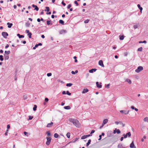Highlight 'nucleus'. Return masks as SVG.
<instances>
[{
	"label": "nucleus",
	"instance_id": "obj_1",
	"mask_svg": "<svg viewBox=\"0 0 148 148\" xmlns=\"http://www.w3.org/2000/svg\"><path fill=\"white\" fill-rule=\"evenodd\" d=\"M69 120L70 122L72 123L77 127L79 128L80 127V124L77 120L70 118L69 119Z\"/></svg>",
	"mask_w": 148,
	"mask_h": 148
},
{
	"label": "nucleus",
	"instance_id": "obj_2",
	"mask_svg": "<svg viewBox=\"0 0 148 148\" xmlns=\"http://www.w3.org/2000/svg\"><path fill=\"white\" fill-rule=\"evenodd\" d=\"M46 138L47 140V141L46 144L47 145H49L50 143L51 138L50 137H47Z\"/></svg>",
	"mask_w": 148,
	"mask_h": 148
},
{
	"label": "nucleus",
	"instance_id": "obj_3",
	"mask_svg": "<svg viewBox=\"0 0 148 148\" xmlns=\"http://www.w3.org/2000/svg\"><path fill=\"white\" fill-rule=\"evenodd\" d=\"M143 70V67L142 66H139L137 69L135 70V72L138 73Z\"/></svg>",
	"mask_w": 148,
	"mask_h": 148
},
{
	"label": "nucleus",
	"instance_id": "obj_4",
	"mask_svg": "<svg viewBox=\"0 0 148 148\" xmlns=\"http://www.w3.org/2000/svg\"><path fill=\"white\" fill-rule=\"evenodd\" d=\"M2 35L5 38H7L8 34L7 32H3L2 33Z\"/></svg>",
	"mask_w": 148,
	"mask_h": 148
},
{
	"label": "nucleus",
	"instance_id": "obj_5",
	"mask_svg": "<svg viewBox=\"0 0 148 148\" xmlns=\"http://www.w3.org/2000/svg\"><path fill=\"white\" fill-rule=\"evenodd\" d=\"M121 113H123L125 114H128L129 112V110L126 111L125 110H121L120 111Z\"/></svg>",
	"mask_w": 148,
	"mask_h": 148
},
{
	"label": "nucleus",
	"instance_id": "obj_6",
	"mask_svg": "<svg viewBox=\"0 0 148 148\" xmlns=\"http://www.w3.org/2000/svg\"><path fill=\"white\" fill-rule=\"evenodd\" d=\"M99 64L102 67H104V65L103 63V62L101 60H100L99 61Z\"/></svg>",
	"mask_w": 148,
	"mask_h": 148
},
{
	"label": "nucleus",
	"instance_id": "obj_7",
	"mask_svg": "<svg viewBox=\"0 0 148 148\" xmlns=\"http://www.w3.org/2000/svg\"><path fill=\"white\" fill-rule=\"evenodd\" d=\"M108 119H104L102 123V126H103L104 125L106 124L108 122Z\"/></svg>",
	"mask_w": 148,
	"mask_h": 148
},
{
	"label": "nucleus",
	"instance_id": "obj_8",
	"mask_svg": "<svg viewBox=\"0 0 148 148\" xmlns=\"http://www.w3.org/2000/svg\"><path fill=\"white\" fill-rule=\"evenodd\" d=\"M130 147L131 148H136V146L134 145L133 141L131 143L130 145Z\"/></svg>",
	"mask_w": 148,
	"mask_h": 148
},
{
	"label": "nucleus",
	"instance_id": "obj_9",
	"mask_svg": "<svg viewBox=\"0 0 148 148\" xmlns=\"http://www.w3.org/2000/svg\"><path fill=\"white\" fill-rule=\"evenodd\" d=\"M53 125V123L52 122H51V123H49L47 124V127L49 128L50 127H52Z\"/></svg>",
	"mask_w": 148,
	"mask_h": 148
},
{
	"label": "nucleus",
	"instance_id": "obj_10",
	"mask_svg": "<svg viewBox=\"0 0 148 148\" xmlns=\"http://www.w3.org/2000/svg\"><path fill=\"white\" fill-rule=\"evenodd\" d=\"M66 31L65 30L62 29L60 30L59 32V33L60 34H62L64 33H66Z\"/></svg>",
	"mask_w": 148,
	"mask_h": 148
},
{
	"label": "nucleus",
	"instance_id": "obj_11",
	"mask_svg": "<svg viewBox=\"0 0 148 148\" xmlns=\"http://www.w3.org/2000/svg\"><path fill=\"white\" fill-rule=\"evenodd\" d=\"M96 69H92L89 71V72L90 73H93L94 72H95L97 70Z\"/></svg>",
	"mask_w": 148,
	"mask_h": 148
},
{
	"label": "nucleus",
	"instance_id": "obj_12",
	"mask_svg": "<svg viewBox=\"0 0 148 148\" xmlns=\"http://www.w3.org/2000/svg\"><path fill=\"white\" fill-rule=\"evenodd\" d=\"M32 6L33 8H35L34 10H36L37 11L38 10L39 8L38 7L37 5L33 4L32 5Z\"/></svg>",
	"mask_w": 148,
	"mask_h": 148
},
{
	"label": "nucleus",
	"instance_id": "obj_13",
	"mask_svg": "<svg viewBox=\"0 0 148 148\" xmlns=\"http://www.w3.org/2000/svg\"><path fill=\"white\" fill-rule=\"evenodd\" d=\"M96 84L97 87L100 88L102 87V85L101 84H99L98 82H96Z\"/></svg>",
	"mask_w": 148,
	"mask_h": 148
},
{
	"label": "nucleus",
	"instance_id": "obj_14",
	"mask_svg": "<svg viewBox=\"0 0 148 148\" xmlns=\"http://www.w3.org/2000/svg\"><path fill=\"white\" fill-rule=\"evenodd\" d=\"M88 90L87 89H84L83 91L82 92V93H84L88 92Z\"/></svg>",
	"mask_w": 148,
	"mask_h": 148
},
{
	"label": "nucleus",
	"instance_id": "obj_15",
	"mask_svg": "<svg viewBox=\"0 0 148 148\" xmlns=\"http://www.w3.org/2000/svg\"><path fill=\"white\" fill-rule=\"evenodd\" d=\"M7 25H8V27L9 28H10L12 26V25L13 24L12 23H7Z\"/></svg>",
	"mask_w": 148,
	"mask_h": 148
},
{
	"label": "nucleus",
	"instance_id": "obj_16",
	"mask_svg": "<svg viewBox=\"0 0 148 148\" xmlns=\"http://www.w3.org/2000/svg\"><path fill=\"white\" fill-rule=\"evenodd\" d=\"M137 6L138 8L140 10V12H141L143 10V8L140 7V4H138Z\"/></svg>",
	"mask_w": 148,
	"mask_h": 148
},
{
	"label": "nucleus",
	"instance_id": "obj_17",
	"mask_svg": "<svg viewBox=\"0 0 148 148\" xmlns=\"http://www.w3.org/2000/svg\"><path fill=\"white\" fill-rule=\"evenodd\" d=\"M64 108L66 110H69L71 109V107L69 106H65L64 107Z\"/></svg>",
	"mask_w": 148,
	"mask_h": 148
},
{
	"label": "nucleus",
	"instance_id": "obj_18",
	"mask_svg": "<svg viewBox=\"0 0 148 148\" xmlns=\"http://www.w3.org/2000/svg\"><path fill=\"white\" fill-rule=\"evenodd\" d=\"M10 53V51H5V55H8Z\"/></svg>",
	"mask_w": 148,
	"mask_h": 148
},
{
	"label": "nucleus",
	"instance_id": "obj_19",
	"mask_svg": "<svg viewBox=\"0 0 148 148\" xmlns=\"http://www.w3.org/2000/svg\"><path fill=\"white\" fill-rule=\"evenodd\" d=\"M59 23L60 24H61L62 25H64V21L62 20H60L59 21Z\"/></svg>",
	"mask_w": 148,
	"mask_h": 148
},
{
	"label": "nucleus",
	"instance_id": "obj_20",
	"mask_svg": "<svg viewBox=\"0 0 148 148\" xmlns=\"http://www.w3.org/2000/svg\"><path fill=\"white\" fill-rule=\"evenodd\" d=\"M18 36L19 37V38H23L24 37V36L23 35H20L19 34H17Z\"/></svg>",
	"mask_w": 148,
	"mask_h": 148
},
{
	"label": "nucleus",
	"instance_id": "obj_21",
	"mask_svg": "<svg viewBox=\"0 0 148 148\" xmlns=\"http://www.w3.org/2000/svg\"><path fill=\"white\" fill-rule=\"evenodd\" d=\"M131 108L133 110L134 109L136 111H137L138 110V109L135 108L133 106H132L131 107Z\"/></svg>",
	"mask_w": 148,
	"mask_h": 148
},
{
	"label": "nucleus",
	"instance_id": "obj_22",
	"mask_svg": "<svg viewBox=\"0 0 148 148\" xmlns=\"http://www.w3.org/2000/svg\"><path fill=\"white\" fill-rule=\"evenodd\" d=\"M4 57H5V60H8L9 58V57L7 55H5Z\"/></svg>",
	"mask_w": 148,
	"mask_h": 148
},
{
	"label": "nucleus",
	"instance_id": "obj_23",
	"mask_svg": "<svg viewBox=\"0 0 148 148\" xmlns=\"http://www.w3.org/2000/svg\"><path fill=\"white\" fill-rule=\"evenodd\" d=\"M118 148H123V145L121 144H119L118 146Z\"/></svg>",
	"mask_w": 148,
	"mask_h": 148
},
{
	"label": "nucleus",
	"instance_id": "obj_24",
	"mask_svg": "<svg viewBox=\"0 0 148 148\" xmlns=\"http://www.w3.org/2000/svg\"><path fill=\"white\" fill-rule=\"evenodd\" d=\"M126 82H127L128 83H129L130 84H131L132 83V82L131 80L129 79H127L126 80Z\"/></svg>",
	"mask_w": 148,
	"mask_h": 148
},
{
	"label": "nucleus",
	"instance_id": "obj_25",
	"mask_svg": "<svg viewBox=\"0 0 148 148\" xmlns=\"http://www.w3.org/2000/svg\"><path fill=\"white\" fill-rule=\"evenodd\" d=\"M91 142V140L90 139L88 140V142H87L86 145V146L87 147H88L90 144Z\"/></svg>",
	"mask_w": 148,
	"mask_h": 148
},
{
	"label": "nucleus",
	"instance_id": "obj_26",
	"mask_svg": "<svg viewBox=\"0 0 148 148\" xmlns=\"http://www.w3.org/2000/svg\"><path fill=\"white\" fill-rule=\"evenodd\" d=\"M143 120L144 121H146L148 123V117H147L144 118L143 119Z\"/></svg>",
	"mask_w": 148,
	"mask_h": 148
},
{
	"label": "nucleus",
	"instance_id": "obj_27",
	"mask_svg": "<svg viewBox=\"0 0 148 148\" xmlns=\"http://www.w3.org/2000/svg\"><path fill=\"white\" fill-rule=\"evenodd\" d=\"M45 11H49V8L48 7H45Z\"/></svg>",
	"mask_w": 148,
	"mask_h": 148
},
{
	"label": "nucleus",
	"instance_id": "obj_28",
	"mask_svg": "<svg viewBox=\"0 0 148 148\" xmlns=\"http://www.w3.org/2000/svg\"><path fill=\"white\" fill-rule=\"evenodd\" d=\"M124 38V36L123 35L120 36L119 39L120 40H123Z\"/></svg>",
	"mask_w": 148,
	"mask_h": 148
},
{
	"label": "nucleus",
	"instance_id": "obj_29",
	"mask_svg": "<svg viewBox=\"0 0 148 148\" xmlns=\"http://www.w3.org/2000/svg\"><path fill=\"white\" fill-rule=\"evenodd\" d=\"M71 134L69 132H68L67 133L66 136L67 138H69Z\"/></svg>",
	"mask_w": 148,
	"mask_h": 148
},
{
	"label": "nucleus",
	"instance_id": "obj_30",
	"mask_svg": "<svg viewBox=\"0 0 148 148\" xmlns=\"http://www.w3.org/2000/svg\"><path fill=\"white\" fill-rule=\"evenodd\" d=\"M73 85V84L71 83H68L66 84V86L68 87H71Z\"/></svg>",
	"mask_w": 148,
	"mask_h": 148
},
{
	"label": "nucleus",
	"instance_id": "obj_31",
	"mask_svg": "<svg viewBox=\"0 0 148 148\" xmlns=\"http://www.w3.org/2000/svg\"><path fill=\"white\" fill-rule=\"evenodd\" d=\"M126 135H127V136H128V137H130L131 136V133L130 132H129L127 133Z\"/></svg>",
	"mask_w": 148,
	"mask_h": 148
},
{
	"label": "nucleus",
	"instance_id": "obj_32",
	"mask_svg": "<svg viewBox=\"0 0 148 148\" xmlns=\"http://www.w3.org/2000/svg\"><path fill=\"white\" fill-rule=\"evenodd\" d=\"M78 72V71L77 70H76L75 71V72L74 71H71V73L72 74H75L76 73H77Z\"/></svg>",
	"mask_w": 148,
	"mask_h": 148
},
{
	"label": "nucleus",
	"instance_id": "obj_33",
	"mask_svg": "<svg viewBox=\"0 0 148 148\" xmlns=\"http://www.w3.org/2000/svg\"><path fill=\"white\" fill-rule=\"evenodd\" d=\"M24 134L25 136H28L29 135V134L27 132H24Z\"/></svg>",
	"mask_w": 148,
	"mask_h": 148
},
{
	"label": "nucleus",
	"instance_id": "obj_34",
	"mask_svg": "<svg viewBox=\"0 0 148 148\" xmlns=\"http://www.w3.org/2000/svg\"><path fill=\"white\" fill-rule=\"evenodd\" d=\"M37 107V106L36 105H34V107L33 108V110L34 111L36 110Z\"/></svg>",
	"mask_w": 148,
	"mask_h": 148
},
{
	"label": "nucleus",
	"instance_id": "obj_35",
	"mask_svg": "<svg viewBox=\"0 0 148 148\" xmlns=\"http://www.w3.org/2000/svg\"><path fill=\"white\" fill-rule=\"evenodd\" d=\"M0 60L1 61H3V56L2 55H0Z\"/></svg>",
	"mask_w": 148,
	"mask_h": 148
},
{
	"label": "nucleus",
	"instance_id": "obj_36",
	"mask_svg": "<svg viewBox=\"0 0 148 148\" xmlns=\"http://www.w3.org/2000/svg\"><path fill=\"white\" fill-rule=\"evenodd\" d=\"M59 135L57 133H55L54 134V137L56 138H57L58 137Z\"/></svg>",
	"mask_w": 148,
	"mask_h": 148
},
{
	"label": "nucleus",
	"instance_id": "obj_37",
	"mask_svg": "<svg viewBox=\"0 0 148 148\" xmlns=\"http://www.w3.org/2000/svg\"><path fill=\"white\" fill-rule=\"evenodd\" d=\"M146 42H147L145 40H144L143 41H140L139 42V43H146Z\"/></svg>",
	"mask_w": 148,
	"mask_h": 148
},
{
	"label": "nucleus",
	"instance_id": "obj_38",
	"mask_svg": "<svg viewBox=\"0 0 148 148\" xmlns=\"http://www.w3.org/2000/svg\"><path fill=\"white\" fill-rule=\"evenodd\" d=\"M143 50V48L142 47H140L139 48H138V51H142Z\"/></svg>",
	"mask_w": 148,
	"mask_h": 148
},
{
	"label": "nucleus",
	"instance_id": "obj_39",
	"mask_svg": "<svg viewBox=\"0 0 148 148\" xmlns=\"http://www.w3.org/2000/svg\"><path fill=\"white\" fill-rule=\"evenodd\" d=\"M32 34L31 32H30L29 34H28V36L29 37V38H31V36H32Z\"/></svg>",
	"mask_w": 148,
	"mask_h": 148
},
{
	"label": "nucleus",
	"instance_id": "obj_40",
	"mask_svg": "<svg viewBox=\"0 0 148 148\" xmlns=\"http://www.w3.org/2000/svg\"><path fill=\"white\" fill-rule=\"evenodd\" d=\"M86 136L85 135L82 136L81 137V139H85L86 138Z\"/></svg>",
	"mask_w": 148,
	"mask_h": 148
},
{
	"label": "nucleus",
	"instance_id": "obj_41",
	"mask_svg": "<svg viewBox=\"0 0 148 148\" xmlns=\"http://www.w3.org/2000/svg\"><path fill=\"white\" fill-rule=\"evenodd\" d=\"M46 134L48 136H50L51 135V133L49 131L47 132Z\"/></svg>",
	"mask_w": 148,
	"mask_h": 148
},
{
	"label": "nucleus",
	"instance_id": "obj_42",
	"mask_svg": "<svg viewBox=\"0 0 148 148\" xmlns=\"http://www.w3.org/2000/svg\"><path fill=\"white\" fill-rule=\"evenodd\" d=\"M116 133L117 134H120L121 133V131L119 129H117L116 130Z\"/></svg>",
	"mask_w": 148,
	"mask_h": 148
},
{
	"label": "nucleus",
	"instance_id": "obj_43",
	"mask_svg": "<svg viewBox=\"0 0 148 148\" xmlns=\"http://www.w3.org/2000/svg\"><path fill=\"white\" fill-rule=\"evenodd\" d=\"M75 59V62H77V60L76 59L77 57L76 56H75L73 57Z\"/></svg>",
	"mask_w": 148,
	"mask_h": 148
},
{
	"label": "nucleus",
	"instance_id": "obj_44",
	"mask_svg": "<svg viewBox=\"0 0 148 148\" xmlns=\"http://www.w3.org/2000/svg\"><path fill=\"white\" fill-rule=\"evenodd\" d=\"M133 27L135 29H136L138 28V25H134Z\"/></svg>",
	"mask_w": 148,
	"mask_h": 148
},
{
	"label": "nucleus",
	"instance_id": "obj_45",
	"mask_svg": "<svg viewBox=\"0 0 148 148\" xmlns=\"http://www.w3.org/2000/svg\"><path fill=\"white\" fill-rule=\"evenodd\" d=\"M66 93L67 94L69 95H71V93L69 92L68 91H67L66 92Z\"/></svg>",
	"mask_w": 148,
	"mask_h": 148
},
{
	"label": "nucleus",
	"instance_id": "obj_46",
	"mask_svg": "<svg viewBox=\"0 0 148 148\" xmlns=\"http://www.w3.org/2000/svg\"><path fill=\"white\" fill-rule=\"evenodd\" d=\"M50 21H47V25H49L50 24Z\"/></svg>",
	"mask_w": 148,
	"mask_h": 148
},
{
	"label": "nucleus",
	"instance_id": "obj_47",
	"mask_svg": "<svg viewBox=\"0 0 148 148\" xmlns=\"http://www.w3.org/2000/svg\"><path fill=\"white\" fill-rule=\"evenodd\" d=\"M51 75H52V74H51V73H48L47 74V75L48 77L51 76Z\"/></svg>",
	"mask_w": 148,
	"mask_h": 148
},
{
	"label": "nucleus",
	"instance_id": "obj_48",
	"mask_svg": "<svg viewBox=\"0 0 148 148\" xmlns=\"http://www.w3.org/2000/svg\"><path fill=\"white\" fill-rule=\"evenodd\" d=\"M89 20L88 19H87V20H85L84 21V23H88L89 22Z\"/></svg>",
	"mask_w": 148,
	"mask_h": 148
},
{
	"label": "nucleus",
	"instance_id": "obj_49",
	"mask_svg": "<svg viewBox=\"0 0 148 148\" xmlns=\"http://www.w3.org/2000/svg\"><path fill=\"white\" fill-rule=\"evenodd\" d=\"M71 7V4H69L68 5V6H67V8L68 9H69V8H70Z\"/></svg>",
	"mask_w": 148,
	"mask_h": 148
},
{
	"label": "nucleus",
	"instance_id": "obj_50",
	"mask_svg": "<svg viewBox=\"0 0 148 148\" xmlns=\"http://www.w3.org/2000/svg\"><path fill=\"white\" fill-rule=\"evenodd\" d=\"M110 85V84H108L106 86V87L108 88H109V86Z\"/></svg>",
	"mask_w": 148,
	"mask_h": 148
},
{
	"label": "nucleus",
	"instance_id": "obj_51",
	"mask_svg": "<svg viewBox=\"0 0 148 148\" xmlns=\"http://www.w3.org/2000/svg\"><path fill=\"white\" fill-rule=\"evenodd\" d=\"M74 3L77 6H78L79 5L78 3L76 1H74Z\"/></svg>",
	"mask_w": 148,
	"mask_h": 148
},
{
	"label": "nucleus",
	"instance_id": "obj_52",
	"mask_svg": "<svg viewBox=\"0 0 148 148\" xmlns=\"http://www.w3.org/2000/svg\"><path fill=\"white\" fill-rule=\"evenodd\" d=\"M33 118V117L32 116H29V120H31Z\"/></svg>",
	"mask_w": 148,
	"mask_h": 148
},
{
	"label": "nucleus",
	"instance_id": "obj_53",
	"mask_svg": "<svg viewBox=\"0 0 148 148\" xmlns=\"http://www.w3.org/2000/svg\"><path fill=\"white\" fill-rule=\"evenodd\" d=\"M120 124H121L122 125L123 127H124L125 126V124L122 123L121 121H120Z\"/></svg>",
	"mask_w": 148,
	"mask_h": 148
},
{
	"label": "nucleus",
	"instance_id": "obj_54",
	"mask_svg": "<svg viewBox=\"0 0 148 148\" xmlns=\"http://www.w3.org/2000/svg\"><path fill=\"white\" fill-rule=\"evenodd\" d=\"M117 130V129L116 128L115 129V130H114L113 131V133L115 134L116 133V130Z\"/></svg>",
	"mask_w": 148,
	"mask_h": 148
},
{
	"label": "nucleus",
	"instance_id": "obj_55",
	"mask_svg": "<svg viewBox=\"0 0 148 148\" xmlns=\"http://www.w3.org/2000/svg\"><path fill=\"white\" fill-rule=\"evenodd\" d=\"M123 136H124V137L125 138H127V135H126V134H123Z\"/></svg>",
	"mask_w": 148,
	"mask_h": 148
},
{
	"label": "nucleus",
	"instance_id": "obj_56",
	"mask_svg": "<svg viewBox=\"0 0 148 148\" xmlns=\"http://www.w3.org/2000/svg\"><path fill=\"white\" fill-rule=\"evenodd\" d=\"M48 100H49V99H48V98H45V101L46 102H47L48 101Z\"/></svg>",
	"mask_w": 148,
	"mask_h": 148
},
{
	"label": "nucleus",
	"instance_id": "obj_57",
	"mask_svg": "<svg viewBox=\"0 0 148 148\" xmlns=\"http://www.w3.org/2000/svg\"><path fill=\"white\" fill-rule=\"evenodd\" d=\"M23 98H24V99H27V95H24V96H23Z\"/></svg>",
	"mask_w": 148,
	"mask_h": 148
},
{
	"label": "nucleus",
	"instance_id": "obj_58",
	"mask_svg": "<svg viewBox=\"0 0 148 148\" xmlns=\"http://www.w3.org/2000/svg\"><path fill=\"white\" fill-rule=\"evenodd\" d=\"M10 128V126L9 125H7V129H9Z\"/></svg>",
	"mask_w": 148,
	"mask_h": 148
},
{
	"label": "nucleus",
	"instance_id": "obj_59",
	"mask_svg": "<svg viewBox=\"0 0 148 148\" xmlns=\"http://www.w3.org/2000/svg\"><path fill=\"white\" fill-rule=\"evenodd\" d=\"M62 4L64 6L66 5V4L63 1L62 2Z\"/></svg>",
	"mask_w": 148,
	"mask_h": 148
},
{
	"label": "nucleus",
	"instance_id": "obj_60",
	"mask_svg": "<svg viewBox=\"0 0 148 148\" xmlns=\"http://www.w3.org/2000/svg\"><path fill=\"white\" fill-rule=\"evenodd\" d=\"M115 123L116 125H118L119 123H120V121L119 122L118 121H116Z\"/></svg>",
	"mask_w": 148,
	"mask_h": 148
},
{
	"label": "nucleus",
	"instance_id": "obj_61",
	"mask_svg": "<svg viewBox=\"0 0 148 148\" xmlns=\"http://www.w3.org/2000/svg\"><path fill=\"white\" fill-rule=\"evenodd\" d=\"M99 138L98 139V140H100L101 139V135H100L99 136Z\"/></svg>",
	"mask_w": 148,
	"mask_h": 148
},
{
	"label": "nucleus",
	"instance_id": "obj_62",
	"mask_svg": "<svg viewBox=\"0 0 148 148\" xmlns=\"http://www.w3.org/2000/svg\"><path fill=\"white\" fill-rule=\"evenodd\" d=\"M26 32L28 34L30 33L29 32V31L28 30H26Z\"/></svg>",
	"mask_w": 148,
	"mask_h": 148
},
{
	"label": "nucleus",
	"instance_id": "obj_63",
	"mask_svg": "<svg viewBox=\"0 0 148 148\" xmlns=\"http://www.w3.org/2000/svg\"><path fill=\"white\" fill-rule=\"evenodd\" d=\"M66 94V92L65 91H63L62 92V94L64 95Z\"/></svg>",
	"mask_w": 148,
	"mask_h": 148
},
{
	"label": "nucleus",
	"instance_id": "obj_64",
	"mask_svg": "<svg viewBox=\"0 0 148 148\" xmlns=\"http://www.w3.org/2000/svg\"><path fill=\"white\" fill-rule=\"evenodd\" d=\"M95 132V130H92L90 133V134H91L94 133Z\"/></svg>",
	"mask_w": 148,
	"mask_h": 148
}]
</instances>
